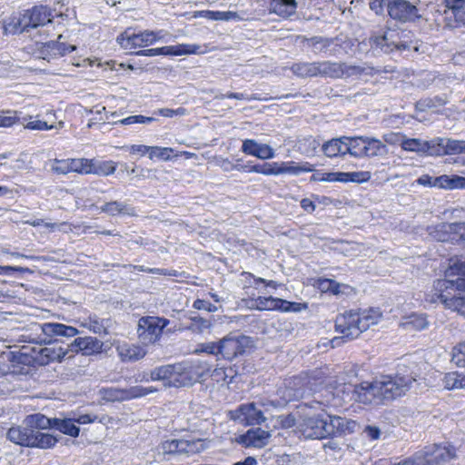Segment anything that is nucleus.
I'll list each match as a JSON object with an SVG mask.
<instances>
[{"label":"nucleus","mask_w":465,"mask_h":465,"mask_svg":"<svg viewBox=\"0 0 465 465\" xmlns=\"http://www.w3.org/2000/svg\"><path fill=\"white\" fill-rule=\"evenodd\" d=\"M438 180H440V176L433 177V176H430L428 174H424V175H421L420 177H419L417 182L419 184L423 185V186L438 188V183H437Z\"/></svg>","instance_id":"13d9d810"},{"label":"nucleus","mask_w":465,"mask_h":465,"mask_svg":"<svg viewBox=\"0 0 465 465\" xmlns=\"http://www.w3.org/2000/svg\"><path fill=\"white\" fill-rule=\"evenodd\" d=\"M451 361L459 367L465 366V341L453 348Z\"/></svg>","instance_id":"c03bdc74"},{"label":"nucleus","mask_w":465,"mask_h":465,"mask_svg":"<svg viewBox=\"0 0 465 465\" xmlns=\"http://www.w3.org/2000/svg\"><path fill=\"white\" fill-rule=\"evenodd\" d=\"M364 157H382L388 154V147L381 141L366 137Z\"/></svg>","instance_id":"a878e982"},{"label":"nucleus","mask_w":465,"mask_h":465,"mask_svg":"<svg viewBox=\"0 0 465 465\" xmlns=\"http://www.w3.org/2000/svg\"><path fill=\"white\" fill-rule=\"evenodd\" d=\"M317 69L318 76L330 78L350 77L363 72V69L359 66L331 61L317 62Z\"/></svg>","instance_id":"f8f14e48"},{"label":"nucleus","mask_w":465,"mask_h":465,"mask_svg":"<svg viewBox=\"0 0 465 465\" xmlns=\"http://www.w3.org/2000/svg\"><path fill=\"white\" fill-rule=\"evenodd\" d=\"M54 16H63V14H58L55 10L53 12L47 6H35L18 16H13L6 25V30L12 34L29 32L31 28L48 25L53 22Z\"/></svg>","instance_id":"423d86ee"},{"label":"nucleus","mask_w":465,"mask_h":465,"mask_svg":"<svg viewBox=\"0 0 465 465\" xmlns=\"http://www.w3.org/2000/svg\"><path fill=\"white\" fill-rule=\"evenodd\" d=\"M157 391L153 387L133 386L128 389L104 388L101 391L102 397L106 401H124L146 396Z\"/></svg>","instance_id":"9b49d317"},{"label":"nucleus","mask_w":465,"mask_h":465,"mask_svg":"<svg viewBox=\"0 0 465 465\" xmlns=\"http://www.w3.org/2000/svg\"><path fill=\"white\" fill-rule=\"evenodd\" d=\"M269 168V163H265L263 164H255L249 167L248 172L249 173H262L264 175H268Z\"/></svg>","instance_id":"e2e57ef3"},{"label":"nucleus","mask_w":465,"mask_h":465,"mask_svg":"<svg viewBox=\"0 0 465 465\" xmlns=\"http://www.w3.org/2000/svg\"><path fill=\"white\" fill-rule=\"evenodd\" d=\"M438 188L454 190L465 189V177L460 175H440V180L437 181Z\"/></svg>","instance_id":"c756f323"},{"label":"nucleus","mask_w":465,"mask_h":465,"mask_svg":"<svg viewBox=\"0 0 465 465\" xmlns=\"http://www.w3.org/2000/svg\"><path fill=\"white\" fill-rule=\"evenodd\" d=\"M184 445L183 449H184L183 454H194L203 451L205 449L204 441L201 439L193 440H183Z\"/></svg>","instance_id":"37998d69"},{"label":"nucleus","mask_w":465,"mask_h":465,"mask_svg":"<svg viewBox=\"0 0 465 465\" xmlns=\"http://www.w3.org/2000/svg\"><path fill=\"white\" fill-rule=\"evenodd\" d=\"M347 136L332 138L325 142L322 146L323 153L330 158L344 156L346 153Z\"/></svg>","instance_id":"4be33fe9"},{"label":"nucleus","mask_w":465,"mask_h":465,"mask_svg":"<svg viewBox=\"0 0 465 465\" xmlns=\"http://www.w3.org/2000/svg\"><path fill=\"white\" fill-rule=\"evenodd\" d=\"M342 183L353 182V183H364L371 179L370 172H351L342 173L341 175Z\"/></svg>","instance_id":"79ce46f5"},{"label":"nucleus","mask_w":465,"mask_h":465,"mask_svg":"<svg viewBox=\"0 0 465 465\" xmlns=\"http://www.w3.org/2000/svg\"><path fill=\"white\" fill-rule=\"evenodd\" d=\"M104 320L100 319L97 315H90L88 318L84 319L81 322V326L88 329L96 334H106V326L104 324Z\"/></svg>","instance_id":"f704fd0d"},{"label":"nucleus","mask_w":465,"mask_h":465,"mask_svg":"<svg viewBox=\"0 0 465 465\" xmlns=\"http://www.w3.org/2000/svg\"><path fill=\"white\" fill-rule=\"evenodd\" d=\"M297 9L296 0H271L270 12L287 18L295 14Z\"/></svg>","instance_id":"5701e85b"},{"label":"nucleus","mask_w":465,"mask_h":465,"mask_svg":"<svg viewBox=\"0 0 465 465\" xmlns=\"http://www.w3.org/2000/svg\"><path fill=\"white\" fill-rule=\"evenodd\" d=\"M440 155L465 153V141L450 138H441L438 147Z\"/></svg>","instance_id":"b1692460"},{"label":"nucleus","mask_w":465,"mask_h":465,"mask_svg":"<svg viewBox=\"0 0 465 465\" xmlns=\"http://www.w3.org/2000/svg\"><path fill=\"white\" fill-rule=\"evenodd\" d=\"M162 31L154 32L145 30L139 34H128L124 32L117 37V42L124 49H133L153 45L162 39Z\"/></svg>","instance_id":"ddd939ff"},{"label":"nucleus","mask_w":465,"mask_h":465,"mask_svg":"<svg viewBox=\"0 0 465 465\" xmlns=\"http://www.w3.org/2000/svg\"><path fill=\"white\" fill-rule=\"evenodd\" d=\"M198 380L192 362L182 361L173 364L170 387L181 388L192 386Z\"/></svg>","instance_id":"4468645a"},{"label":"nucleus","mask_w":465,"mask_h":465,"mask_svg":"<svg viewBox=\"0 0 465 465\" xmlns=\"http://www.w3.org/2000/svg\"><path fill=\"white\" fill-rule=\"evenodd\" d=\"M193 307L196 310H204L210 312L218 311V307L204 300L197 299L193 302Z\"/></svg>","instance_id":"5fc2aeb1"},{"label":"nucleus","mask_w":465,"mask_h":465,"mask_svg":"<svg viewBox=\"0 0 465 465\" xmlns=\"http://www.w3.org/2000/svg\"><path fill=\"white\" fill-rule=\"evenodd\" d=\"M25 127L31 130H51L54 126L53 124H48L47 122L41 121V120H35L28 122L26 124H25Z\"/></svg>","instance_id":"6e6d98bb"},{"label":"nucleus","mask_w":465,"mask_h":465,"mask_svg":"<svg viewBox=\"0 0 465 465\" xmlns=\"http://www.w3.org/2000/svg\"><path fill=\"white\" fill-rule=\"evenodd\" d=\"M460 377V371H451L445 374L442 383L445 389L447 390H457L460 389L459 386Z\"/></svg>","instance_id":"49530a36"},{"label":"nucleus","mask_w":465,"mask_h":465,"mask_svg":"<svg viewBox=\"0 0 465 465\" xmlns=\"http://www.w3.org/2000/svg\"><path fill=\"white\" fill-rule=\"evenodd\" d=\"M75 45H67L63 43L49 41L42 44L39 48V53L43 59L50 61L51 59H55L64 55L65 54L71 53L75 50Z\"/></svg>","instance_id":"a211bd4d"},{"label":"nucleus","mask_w":465,"mask_h":465,"mask_svg":"<svg viewBox=\"0 0 465 465\" xmlns=\"http://www.w3.org/2000/svg\"><path fill=\"white\" fill-rule=\"evenodd\" d=\"M369 43L371 48L380 50L384 54H390L394 51V47H392L393 42L390 41L386 35H371L369 38Z\"/></svg>","instance_id":"473e14b6"},{"label":"nucleus","mask_w":465,"mask_h":465,"mask_svg":"<svg viewBox=\"0 0 465 465\" xmlns=\"http://www.w3.org/2000/svg\"><path fill=\"white\" fill-rule=\"evenodd\" d=\"M115 164L112 161H94L92 160L90 173L97 175H109L115 172Z\"/></svg>","instance_id":"4c0bfd02"},{"label":"nucleus","mask_w":465,"mask_h":465,"mask_svg":"<svg viewBox=\"0 0 465 465\" xmlns=\"http://www.w3.org/2000/svg\"><path fill=\"white\" fill-rule=\"evenodd\" d=\"M173 153L172 148L168 147H158V146H151L150 155L149 157L152 159L153 157H157L163 160H168Z\"/></svg>","instance_id":"8fccbe9b"},{"label":"nucleus","mask_w":465,"mask_h":465,"mask_svg":"<svg viewBox=\"0 0 465 465\" xmlns=\"http://www.w3.org/2000/svg\"><path fill=\"white\" fill-rule=\"evenodd\" d=\"M381 318V313L379 309H370L361 312L348 311L339 314L335 320V330L342 336L331 339L330 341L331 347H339L345 341L358 338L362 331L378 323Z\"/></svg>","instance_id":"20e7f679"},{"label":"nucleus","mask_w":465,"mask_h":465,"mask_svg":"<svg viewBox=\"0 0 465 465\" xmlns=\"http://www.w3.org/2000/svg\"><path fill=\"white\" fill-rule=\"evenodd\" d=\"M238 411L248 424H261L265 421V417L262 411L256 408L255 403L241 405Z\"/></svg>","instance_id":"393cba45"},{"label":"nucleus","mask_w":465,"mask_h":465,"mask_svg":"<svg viewBox=\"0 0 465 465\" xmlns=\"http://www.w3.org/2000/svg\"><path fill=\"white\" fill-rule=\"evenodd\" d=\"M364 433L371 440H378L381 436V430L376 426H366Z\"/></svg>","instance_id":"680f3d73"},{"label":"nucleus","mask_w":465,"mask_h":465,"mask_svg":"<svg viewBox=\"0 0 465 465\" xmlns=\"http://www.w3.org/2000/svg\"><path fill=\"white\" fill-rule=\"evenodd\" d=\"M92 160L80 158V159H69V169L71 173H90V166Z\"/></svg>","instance_id":"ea45409f"},{"label":"nucleus","mask_w":465,"mask_h":465,"mask_svg":"<svg viewBox=\"0 0 465 465\" xmlns=\"http://www.w3.org/2000/svg\"><path fill=\"white\" fill-rule=\"evenodd\" d=\"M170 321L156 316H143L139 319L137 326L138 338L142 343L148 345L159 341L163 329Z\"/></svg>","instance_id":"6e6552de"},{"label":"nucleus","mask_w":465,"mask_h":465,"mask_svg":"<svg viewBox=\"0 0 465 465\" xmlns=\"http://www.w3.org/2000/svg\"><path fill=\"white\" fill-rule=\"evenodd\" d=\"M291 70L296 76L302 78L318 76L317 62L296 63L291 66Z\"/></svg>","instance_id":"2f4dec72"},{"label":"nucleus","mask_w":465,"mask_h":465,"mask_svg":"<svg viewBox=\"0 0 465 465\" xmlns=\"http://www.w3.org/2000/svg\"><path fill=\"white\" fill-rule=\"evenodd\" d=\"M173 364H167L154 368L151 371L150 378L152 381H163L164 386L170 387Z\"/></svg>","instance_id":"72a5a7b5"},{"label":"nucleus","mask_w":465,"mask_h":465,"mask_svg":"<svg viewBox=\"0 0 465 465\" xmlns=\"http://www.w3.org/2000/svg\"><path fill=\"white\" fill-rule=\"evenodd\" d=\"M34 331L38 333L40 343H45V347L34 348V361L41 366H45L52 361H62L65 359H71L69 344L65 343L62 338H72L79 333L78 330L73 326H67L58 322H46L43 324H35Z\"/></svg>","instance_id":"f03ea898"},{"label":"nucleus","mask_w":465,"mask_h":465,"mask_svg":"<svg viewBox=\"0 0 465 465\" xmlns=\"http://www.w3.org/2000/svg\"><path fill=\"white\" fill-rule=\"evenodd\" d=\"M404 134L401 133H389L383 135L384 142L389 144H400L404 140Z\"/></svg>","instance_id":"4d7b16f0"},{"label":"nucleus","mask_w":465,"mask_h":465,"mask_svg":"<svg viewBox=\"0 0 465 465\" xmlns=\"http://www.w3.org/2000/svg\"><path fill=\"white\" fill-rule=\"evenodd\" d=\"M242 152L262 160L272 159L275 155L274 150L270 145L259 143L253 139H246L242 142Z\"/></svg>","instance_id":"6ab92c4d"},{"label":"nucleus","mask_w":465,"mask_h":465,"mask_svg":"<svg viewBox=\"0 0 465 465\" xmlns=\"http://www.w3.org/2000/svg\"><path fill=\"white\" fill-rule=\"evenodd\" d=\"M151 146L143 145V144H134L130 147V153L133 154L139 153L143 155L147 153H150Z\"/></svg>","instance_id":"338daca9"},{"label":"nucleus","mask_w":465,"mask_h":465,"mask_svg":"<svg viewBox=\"0 0 465 465\" xmlns=\"http://www.w3.org/2000/svg\"><path fill=\"white\" fill-rule=\"evenodd\" d=\"M367 136H347L346 141V153L351 154L356 158L364 157L365 144Z\"/></svg>","instance_id":"cd10ccee"},{"label":"nucleus","mask_w":465,"mask_h":465,"mask_svg":"<svg viewBox=\"0 0 465 465\" xmlns=\"http://www.w3.org/2000/svg\"><path fill=\"white\" fill-rule=\"evenodd\" d=\"M51 169L53 172L58 174H67L71 173L69 169V159L66 160H54L53 164L51 165Z\"/></svg>","instance_id":"3c124183"},{"label":"nucleus","mask_w":465,"mask_h":465,"mask_svg":"<svg viewBox=\"0 0 465 465\" xmlns=\"http://www.w3.org/2000/svg\"><path fill=\"white\" fill-rule=\"evenodd\" d=\"M53 422L54 428L60 432L69 435L71 437H77L80 432V429L75 425L74 420L72 418H54Z\"/></svg>","instance_id":"c85d7f7f"},{"label":"nucleus","mask_w":465,"mask_h":465,"mask_svg":"<svg viewBox=\"0 0 465 465\" xmlns=\"http://www.w3.org/2000/svg\"><path fill=\"white\" fill-rule=\"evenodd\" d=\"M192 320L199 327L200 331L209 329L212 326V323L209 320L199 316H195L192 318Z\"/></svg>","instance_id":"69168bd1"},{"label":"nucleus","mask_w":465,"mask_h":465,"mask_svg":"<svg viewBox=\"0 0 465 465\" xmlns=\"http://www.w3.org/2000/svg\"><path fill=\"white\" fill-rule=\"evenodd\" d=\"M325 283L328 284V291H330L333 294H339L341 292V288L344 287V285L340 284L339 282L331 280L325 279Z\"/></svg>","instance_id":"0e129e2a"},{"label":"nucleus","mask_w":465,"mask_h":465,"mask_svg":"<svg viewBox=\"0 0 465 465\" xmlns=\"http://www.w3.org/2000/svg\"><path fill=\"white\" fill-rule=\"evenodd\" d=\"M384 7L387 8V0H372L370 2V9L378 15L383 14Z\"/></svg>","instance_id":"052dcab7"},{"label":"nucleus","mask_w":465,"mask_h":465,"mask_svg":"<svg viewBox=\"0 0 465 465\" xmlns=\"http://www.w3.org/2000/svg\"><path fill=\"white\" fill-rule=\"evenodd\" d=\"M256 309L262 310H275L278 304H282V299L270 297H258L255 301Z\"/></svg>","instance_id":"a19ab883"},{"label":"nucleus","mask_w":465,"mask_h":465,"mask_svg":"<svg viewBox=\"0 0 465 465\" xmlns=\"http://www.w3.org/2000/svg\"><path fill=\"white\" fill-rule=\"evenodd\" d=\"M155 119L153 117H148L143 115H131L122 120L114 122V124L129 125L134 124H151Z\"/></svg>","instance_id":"a18cd8bd"},{"label":"nucleus","mask_w":465,"mask_h":465,"mask_svg":"<svg viewBox=\"0 0 465 465\" xmlns=\"http://www.w3.org/2000/svg\"><path fill=\"white\" fill-rule=\"evenodd\" d=\"M270 437L269 431L256 428L240 435L237 441L245 447L262 448L267 445Z\"/></svg>","instance_id":"f3484780"},{"label":"nucleus","mask_w":465,"mask_h":465,"mask_svg":"<svg viewBox=\"0 0 465 465\" xmlns=\"http://www.w3.org/2000/svg\"><path fill=\"white\" fill-rule=\"evenodd\" d=\"M68 344L72 358L79 352L84 356L100 353L104 345L103 341L92 336L75 338Z\"/></svg>","instance_id":"dca6fc26"},{"label":"nucleus","mask_w":465,"mask_h":465,"mask_svg":"<svg viewBox=\"0 0 465 465\" xmlns=\"http://www.w3.org/2000/svg\"><path fill=\"white\" fill-rule=\"evenodd\" d=\"M439 142H441L440 137L433 138L430 141H424L419 138H407L404 136V140L401 143V148L408 152L438 156L440 152L438 149Z\"/></svg>","instance_id":"2eb2a0df"},{"label":"nucleus","mask_w":465,"mask_h":465,"mask_svg":"<svg viewBox=\"0 0 465 465\" xmlns=\"http://www.w3.org/2000/svg\"><path fill=\"white\" fill-rule=\"evenodd\" d=\"M401 326L407 331H420L428 326V322L423 315L411 314L405 318V320L401 323Z\"/></svg>","instance_id":"e433bc0d"},{"label":"nucleus","mask_w":465,"mask_h":465,"mask_svg":"<svg viewBox=\"0 0 465 465\" xmlns=\"http://www.w3.org/2000/svg\"><path fill=\"white\" fill-rule=\"evenodd\" d=\"M252 346L250 337L230 333L220 340V354L224 360L232 361Z\"/></svg>","instance_id":"9d476101"},{"label":"nucleus","mask_w":465,"mask_h":465,"mask_svg":"<svg viewBox=\"0 0 465 465\" xmlns=\"http://www.w3.org/2000/svg\"><path fill=\"white\" fill-rule=\"evenodd\" d=\"M183 440H168L160 445L159 449L163 454H183Z\"/></svg>","instance_id":"58836bf2"},{"label":"nucleus","mask_w":465,"mask_h":465,"mask_svg":"<svg viewBox=\"0 0 465 465\" xmlns=\"http://www.w3.org/2000/svg\"><path fill=\"white\" fill-rule=\"evenodd\" d=\"M417 373L405 365H399L394 376L384 375L371 382L354 386L351 398L365 405H380L404 395L416 381Z\"/></svg>","instance_id":"f257e3e1"},{"label":"nucleus","mask_w":465,"mask_h":465,"mask_svg":"<svg viewBox=\"0 0 465 465\" xmlns=\"http://www.w3.org/2000/svg\"><path fill=\"white\" fill-rule=\"evenodd\" d=\"M73 419L74 420L75 423L88 424V423L94 422L96 419V416H92L90 414H83V415H78L77 417L74 416V417H73Z\"/></svg>","instance_id":"774afa93"},{"label":"nucleus","mask_w":465,"mask_h":465,"mask_svg":"<svg viewBox=\"0 0 465 465\" xmlns=\"http://www.w3.org/2000/svg\"><path fill=\"white\" fill-rule=\"evenodd\" d=\"M17 111H7L0 113V127H9L19 122Z\"/></svg>","instance_id":"de8ad7c7"},{"label":"nucleus","mask_w":465,"mask_h":465,"mask_svg":"<svg viewBox=\"0 0 465 465\" xmlns=\"http://www.w3.org/2000/svg\"><path fill=\"white\" fill-rule=\"evenodd\" d=\"M433 290L446 308L465 315V262L448 268L444 279L434 282Z\"/></svg>","instance_id":"7ed1b4c3"},{"label":"nucleus","mask_w":465,"mask_h":465,"mask_svg":"<svg viewBox=\"0 0 465 465\" xmlns=\"http://www.w3.org/2000/svg\"><path fill=\"white\" fill-rule=\"evenodd\" d=\"M351 423L346 418L319 413L304 416L298 428L304 438L321 440L345 433Z\"/></svg>","instance_id":"39448f33"},{"label":"nucleus","mask_w":465,"mask_h":465,"mask_svg":"<svg viewBox=\"0 0 465 465\" xmlns=\"http://www.w3.org/2000/svg\"><path fill=\"white\" fill-rule=\"evenodd\" d=\"M101 211L113 216L116 214H124L129 216L135 215L134 207L125 203L117 201L106 203L101 207Z\"/></svg>","instance_id":"bb28decb"},{"label":"nucleus","mask_w":465,"mask_h":465,"mask_svg":"<svg viewBox=\"0 0 465 465\" xmlns=\"http://www.w3.org/2000/svg\"><path fill=\"white\" fill-rule=\"evenodd\" d=\"M116 351L123 361H139L146 354V351L142 347L125 342L117 345Z\"/></svg>","instance_id":"412c9836"},{"label":"nucleus","mask_w":465,"mask_h":465,"mask_svg":"<svg viewBox=\"0 0 465 465\" xmlns=\"http://www.w3.org/2000/svg\"><path fill=\"white\" fill-rule=\"evenodd\" d=\"M195 352H205L217 356L220 354V341L218 342L211 341L199 344V348Z\"/></svg>","instance_id":"09e8293b"},{"label":"nucleus","mask_w":465,"mask_h":465,"mask_svg":"<svg viewBox=\"0 0 465 465\" xmlns=\"http://www.w3.org/2000/svg\"><path fill=\"white\" fill-rule=\"evenodd\" d=\"M158 55H184L203 53L199 45L181 44L158 47Z\"/></svg>","instance_id":"aec40b11"},{"label":"nucleus","mask_w":465,"mask_h":465,"mask_svg":"<svg viewBox=\"0 0 465 465\" xmlns=\"http://www.w3.org/2000/svg\"><path fill=\"white\" fill-rule=\"evenodd\" d=\"M158 114L164 117L183 116L187 114V110L183 107H179L175 110L169 108L159 109Z\"/></svg>","instance_id":"864d4df0"},{"label":"nucleus","mask_w":465,"mask_h":465,"mask_svg":"<svg viewBox=\"0 0 465 465\" xmlns=\"http://www.w3.org/2000/svg\"><path fill=\"white\" fill-rule=\"evenodd\" d=\"M6 437L15 444L30 448L46 449L54 446L57 442L54 436L35 430L26 424L25 426L11 427Z\"/></svg>","instance_id":"0eeeda50"},{"label":"nucleus","mask_w":465,"mask_h":465,"mask_svg":"<svg viewBox=\"0 0 465 465\" xmlns=\"http://www.w3.org/2000/svg\"><path fill=\"white\" fill-rule=\"evenodd\" d=\"M54 419H49L41 413L29 415L25 420V424L32 429L40 431L48 428H54Z\"/></svg>","instance_id":"7c9ffc66"},{"label":"nucleus","mask_w":465,"mask_h":465,"mask_svg":"<svg viewBox=\"0 0 465 465\" xmlns=\"http://www.w3.org/2000/svg\"><path fill=\"white\" fill-rule=\"evenodd\" d=\"M446 5L455 12V15H465V0H445Z\"/></svg>","instance_id":"603ef678"},{"label":"nucleus","mask_w":465,"mask_h":465,"mask_svg":"<svg viewBox=\"0 0 465 465\" xmlns=\"http://www.w3.org/2000/svg\"><path fill=\"white\" fill-rule=\"evenodd\" d=\"M193 17H204L210 20L220 21V11H196L194 12Z\"/></svg>","instance_id":"bf43d9fd"},{"label":"nucleus","mask_w":465,"mask_h":465,"mask_svg":"<svg viewBox=\"0 0 465 465\" xmlns=\"http://www.w3.org/2000/svg\"><path fill=\"white\" fill-rule=\"evenodd\" d=\"M282 169L283 173L294 175H299L302 173H310L314 170L313 165L308 162L296 163L293 161L282 162Z\"/></svg>","instance_id":"c9c22d12"},{"label":"nucleus","mask_w":465,"mask_h":465,"mask_svg":"<svg viewBox=\"0 0 465 465\" xmlns=\"http://www.w3.org/2000/svg\"><path fill=\"white\" fill-rule=\"evenodd\" d=\"M387 13L400 23H411L422 17L420 8L408 0H387Z\"/></svg>","instance_id":"1a4fd4ad"}]
</instances>
